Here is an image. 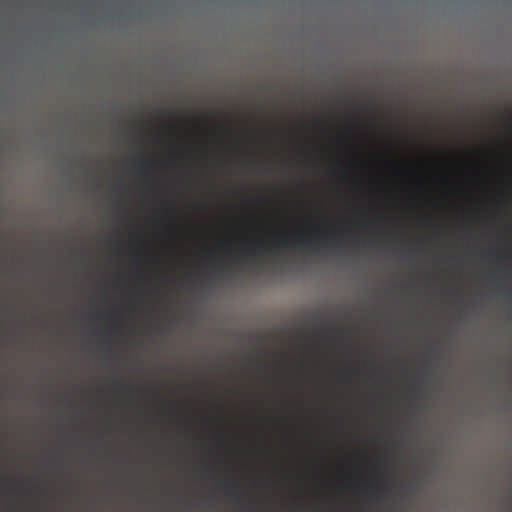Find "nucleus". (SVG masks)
<instances>
[{"label":"nucleus","mask_w":512,"mask_h":512,"mask_svg":"<svg viewBox=\"0 0 512 512\" xmlns=\"http://www.w3.org/2000/svg\"><path fill=\"white\" fill-rule=\"evenodd\" d=\"M330 239V234L325 232L322 234H313L311 237H306L302 233L296 234L294 237H277L273 240L272 249L274 250H283L286 248H300L303 250H311L312 245L315 243H319L322 246H327L328 241Z\"/></svg>","instance_id":"obj_1"},{"label":"nucleus","mask_w":512,"mask_h":512,"mask_svg":"<svg viewBox=\"0 0 512 512\" xmlns=\"http://www.w3.org/2000/svg\"><path fill=\"white\" fill-rule=\"evenodd\" d=\"M264 248L263 241L259 240L254 243V245L244 248L242 250L243 257L254 258L260 256L262 253V249Z\"/></svg>","instance_id":"obj_2"},{"label":"nucleus","mask_w":512,"mask_h":512,"mask_svg":"<svg viewBox=\"0 0 512 512\" xmlns=\"http://www.w3.org/2000/svg\"><path fill=\"white\" fill-rule=\"evenodd\" d=\"M137 163L139 164V166H140L141 168H143L144 166H146L147 164H149V163H150V160H149V159H147V158H141V159H138V160H137ZM143 172H144V171H143V169H141V173H142V174H143Z\"/></svg>","instance_id":"obj_4"},{"label":"nucleus","mask_w":512,"mask_h":512,"mask_svg":"<svg viewBox=\"0 0 512 512\" xmlns=\"http://www.w3.org/2000/svg\"><path fill=\"white\" fill-rule=\"evenodd\" d=\"M367 489L372 490L374 493V496H378L380 492L384 490V486H378V487H372L368 486Z\"/></svg>","instance_id":"obj_3"},{"label":"nucleus","mask_w":512,"mask_h":512,"mask_svg":"<svg viewBox=\"0 0 512 512\" xmlns=\"http://www.w3.org/2000/svg\"><path fill=\"white\" fill-rule=\"evenodd\" d=\"M232 485H233V483H232V482H226V483H225V487H227V488L231 487Z\"/></svg>","instance_id":"obj_5"}]
</instances>
